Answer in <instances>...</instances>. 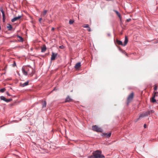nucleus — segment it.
I'll return each mask as SVG.
<instances>
[{
  "instance_id": "obj_1",
  "label": "nucleus",
  "mask_w": 158,
  "mask_h": 158,
  "mask_svg": "<svg viewBox=\"0 0 158 158\" xmlns=\"http://www.w3.org/2000/svg\"><path fill=\"white\" fill-rule=\"evenodd\" d=\"M23 73L25 76L27 75L32 76L34 73V71L29 65L22 68Z\"/></svg>"
},
{
  "instance_id": "obj_2",
  "label": "nucleus",
  "mask_w": 158,
  "mask_h": 158,
  "mask_svg": "<svg viewBox=\"0 0 158 158\" xmlns=\"http://www.w3.org/2000/svg\"><path fill=\"white\" fill-rule=\"evenodd\" d=\"M102 152L99 150H97L93 153V155L88 156V158H103L104 156L101 154Z\"/></svg>"
},
{
  "instance_id": "obj_3",
  "label": "nucleus",
  "mask_w": 158,
  "mask_h": 158,
  "mask_svg": "<svg viewBox=\"0 0 158 158\" xmlns=\"http://www.w3.org/2000/svg\"><path fill=\"white\" fill-rule=\"evenodd\" d=\"M92 129L93 131L96 132H102V129L96 125L92 126Z\"/></svg>"
},
{
  "instance_id": "obj_4",
  "label": "nucleus",
  "mask_w": 158,
  "mask_h": 158,
  "mask_svg": "<svg viewBox=\"0 0 158 158\" xmlns=\"http://www.w3.org/2000/svg\"><path fill=\"white\" fill-rule=\"evenodd\" d=\"M134 96V93L133 92L131 93L128 96L127 98V104H128L131 101L133 98Z\"/></svg>"
},
{
  "instance_id": "obj_5",
  "label": "nucleus",
  "mask_w": 158,
  "mask_h": 158,
  "mask_svg": "<svg viewBox=\"0 0 158 158\" xmlns=\"http://www.w3.org/2000/svg\"><path fill=\"white\" fill-rule=\"evenodd\" d=\"M57 53H55L54 52H52V55L51 57V60H55V58L57 56Z\"/></svg>"
},
{
  "instance_id": "obj_6",
  "label": "nucleus",
  "mask_w": 158,
  "mask_h": 158,
  "mask_svg": "<svg viewBox=\"0 0 158 158\" xmlns=\"http://www.w3.org/2000/svg\"><path fill=\"white\" fill-rule=\"evenodd\" d=\"M0 10L2 14V21L3 22H5V16L4 12L2 9H1Z\"/></svg>"
},
{
  "instance_id": "obj_7",
  "label": "nucleus",
  "mask_w": 158,
  "mask_h": 158,
  "mask_svg": "<svg viewBox=\"0 0 158 158\" xmlns=\"http://www.w3.org/2000/svg\"><path fill=\"white\" fill-rule=\"evenodd\" d=\"M156 94L158 95V93L155 92L154 96L152 98L151 102L153 103H154L156 101V100L155 98H156Z\"/></svg>"
},
{
  "instance_id": "obj_8",
  "label": "nucleus",
  "mask_w": 158,
  "mask_h": 158,
  "mask_svg": "<svg viewBox=\"0 0 158 158\" xmlns=\"http://www.w3.org/2000/svg\"><path fill=\"white\" fill-rule=\"evenodd\" d=\"M146 116L145 114L144 113H143L142 114H140L139 116V117L136 120V122L138 120H139V119H140L141 118L145 117Z\"/></svg>"
},
{
  "instance_id": "obj_9",
  "label": "nucleus",
  "mask_w": 158,
  "mask_h": 158,
  "mask_svg": "<svg viewBox=\"0 0 158 158\" xmlns=\"http://www.w3.org/2000/svg\"><path fill=\"white\" fill-rule=\"evenodd\" d=\"M21 16L19 15L17 17H14L13 19H12L11 21L12 22H14L15 21L20 19L21 17Z\"/></svg>"
},
{
  "instance_id": "obj_10",
  "label": "nucleus",
  "mask_w": 158,
  "mask_h": 158,
  "mask_svg": "<svg viewBox=\"0 0 158 158\" xmlns=\"http://www.w3.org/2000/svg\"><path fill=\"white\" fill-rule=\"evenodd\" d=\"M111 133H103L102 136H103L106 137H109L111 136Z\"/></svg>"
},
{
  "instance_id": "obj_11",
  "label": "nucleus",
  "mask_w": 158,
  "mask_h": 158,
  "mask_svg": "<svg viewBox=\"0 0 158 158\" xmlns=\"http://www.w3.org/2000/svg\"><path fill=\"white\" fill-rule=\"evenodd\" d=\"M81 66V63L80 62L77 63L75 65L74 68L76 69L79 68Z\"/></svg>"
},
{
  "instance_id": "obj_12",
  "label": "nucleus",
  "mask_w": 158,
  "mask_h": 158,
  "mask_svg": "<svg viewBox=\"0 0 158 158\" xmlns=\"http://www.w3.org/2000/svg\"><path fill=\"white\" fill-rule=\"evenodd\" d=\"M42 108H44L46 107L47 105V103L46 101H42Z\"/></svg>"
},
{
  "instance_id": "obj_13",
  "label": "nucleus",
  "mask_w": 158,
  "mask_h": 158,
  "mask_svg": "<svg viewBox=\"0 0 158 158\" xmlns=\"http://www.w3.org/2000/svg\"><path fill=\"white\" fill-rule=\"evenodd\" d=\"M128 42V39L127 36H125V40L124 41V44L123 46H125Z\"/></svg>"
},
{
  "instance_id": "obj_14",
  "label": "nucleus",
  "mask_w": 158,
  "mask_h": 158,
  "mask_svg": "<svg viewBox=\"0 0 158 158\" xmlns=\"http://www.w3.org/2000/svg\"><path fill=\"white\" fill-rule=\"evenodd\" d=\"M72 101V99L71 98H70L69 96H68L65 99L66 102H70L71 101Z\"/></svg>"
},
{
  "instance_id": "obj_15",
  "label": "nucleus",
  "mask_w": 158,
  "mask_h": 158,
  "mask_svg": "<svg viewBox=\"0 0 158 158\" xmlns=\"http://www.w3.org/2000/svg\"><path fill=\"white\" fill-rule=\"evenodd\" d=\"M17 36L18 38L19 39V40H18V41L20 42H23V39L22 36L18 35H17Z\"/></svg>"
},
{
  "instance_id": "obj_16",
  "label": "nucleus",
  "mask_w": 158,
  "mask_h": 158,
  "mask_svg": "<svg viewBox=\"0 0 158 158\" xmlns=\"http://www.w3.org/2000/svg\"><path fill=\"white\" fill-rule=\"evenodd\" d=\"M29 81H27L26 82H24V83L22 84L21 85V86L23 87H25L28 85Z\"/></svg>"
},
{
  "instance_id": "obj_17",
  "label": "nucleus",
  "mask_w": 158,
  "mask_h": 158,
  "mask_svg": "<svg viewBox=\"0 0 158 158\" xmlns=\"http://www.w3.org/2000/svg\"><path fill=\"white\" fill-rule=\"evenodd\" d=\"M116 42L118 45H120L123 46V42L122 41L117 40H116Z\"/></svg>"
},
{
  "instance_id": "obj_18",
  "label": "nucleus",
  "mask_w": 158,
  "mask_h": 158,
  "mask_svg": "<svg viewBox=\"0 0 158 158\" xmlns=\"http://www.w3.org/2000/svg\"><path fill=\"white\" fill-rule=\"evenodd\" d=\"M8 26H7V28H8V31H10L12 28V27L11 25L10 24H8Z\"/></svg>"
},
{
  "instance_id": "obj_19",
  "label": "nucleus",
  "mask_w": 158,
  "mask_h": 158,
  "mask_svg": "<svg viewBox=\"0 0 158 158\" xmlns=\"http://www.w3.org/2000/svg\"><path fill=\"white\" fill-rule=\"evenodd\" d=\"M46 50V47L45 45L43 47L41 48V52H44Z\"/></svg>"
},
{
  "instance_id": "obj_20",
  "label": "nucleus",
  "mask_w": 158,
  "mask_h": 158,
  "mask_svg": "<svg viewBox=\"0 0 158 158\" xmlns=\"http://www.w3.org/2000/svg\"><path fill=\"white\" fill-rule=\"evenodd\" d=\"M0 99L1 100H3L6 102L7 99L3 96H1L0 97Z\"/></svg>"
},
{
  "instance_id": "obj_21",
  "label": "nucleus",
  "mask_w": 158,
  "mask_h": 158,
  "mask_svg": "<svg viewBox=\"0 0 158 158\" xmlns=\"http://www.w3.org/2000/svg\"><path fill=\"white\" fill-rule=\"evenodd\" d=\"M114 12H115L116 13V14L119 17L121 16V15L120 13L117 10H114Z\"/></svg>"
},
{
  "instance_id": "obj_22",
  "label": "nucleus",
  "mask_w": 158,
  "mask_h": 158,
  "mask_svg": "<svg viewBox=\"0 0 158 158\" xmlns=\"http://www.w3.org/2000/svg\"><path fill=\"white\" fill-rule=\"evenodd\" d=\"M144 113L146 116H148L149 115H150V114L149 113V111H146V112H144Z\"/></svg>"
},
{
  "instance_id": "obj_23",
  "label": "nucleus",
  "mask_w": 158,
  "mask_h": 158,
  "mask_svg": "<svg viewBox=\"0 0 158 158\" xmlns=\"http://www.w3.org/2000/svg\"><path fill=\"white\" fill-rule=\"evenodd\" d=\"M74 21L73 20H72V19H70L69 20V23L70 24H72L73 23H74Z\"/></svg>"
},
{
  "instance_id": "obj_24",
  "label": "nucleus",
  "mask_w": 158,
  "mask_h": 158,
  "mask_svg": "<svg viewBox=\"0 0 158 158\" xmlns=\"http://www.w3.org/2000/svg\"><path fill=\"white\" fill-rule=\"evenodd\" d=\"M47 12V11L46 10H45L44 11V12H43V16H44L46 14Z\"/></svg>"
},
{
  "instance_id": "obj_25",
  "label": "nucleus",
  "mask_w": 158,
  "mask_h": 158,
  "mask_svg": "<svg viewBox=\"0 0 158 158\" xmlns=\"http://www.w3.org/2000/svg\"><path fill=\"white\" fill-rule=\"evenodd\" d=\"M83 27L85 28H89V25L88 24H85Z\"/></svg>"
},
{
  "instance_id": "obj_26",
  "label": "nucleus",
  "mask_w": 158,
  "mask_h": 158,
  "mask_svg": "<svg viewBox=\"0 0 158 158\" xmlns=\"http://www.w3.org/2000/svg\"><path fill=\"white\" fill-rule=\"evenodd\" d=\"M12 100V99L11 98H10V99H6V102H10Z\"/></svg>"
},
{
  "instance_id": "obj_27",
  "label": "nucleus",
  "mask_w": 158,
  "mask_h": 158,
  "mask_svg": "<svg viewBox=\"0 0 158 158\" xmlns=\"http://www.w3.org/2000/svg\"><path fill=\"white\" fill-rule=\"evenodd\" d=\"M5 88H4L0 89V91L1 92L3 93L5 91Z\"/></svg>"
},
{
  "instance_id": "obj_28",
  "label": "nucleus",
  "mask_w": 158,
  "mask_h": 158,
  "mask_svg": "<svg viewBox=\"0 0 158 158\" xmlns=\"http://www.w3.org/2000/svg\"><path fill=\"white\" fill-rule=\"evenodd\" d=\"M149 112L150 114H152V113L154 112V111L153 110H151L150 111H149Z\"/></svg>"
},
{
  "instance_id": "obj_29",
  "label": "nucleus",
  "mask_w": 158,
  "mask_h": 158,
  "mask_svg": "<svg viewBox=\"0 0 158 158\" xmlns=\"http://www.w3.org/2000/svg\"><path fill=\"white\" fill-rule=\"evenodd\" d=\"M59 48L61 49H63L64 48V47L63 45H62L59 47Z\"/></svg>"
},
{
  "instance_id": "obj_30",
  "label": "nucleus",
  "mask_w": 158,
  "mask_h": 158,
  "mask_svg": "<svg viewBox=\"0 0 158 158\" xmlns=\"http://www.w3.org/2000/svg\"><path fill=\"white\" fill-rule=\"evenodd\" d=\"M42 19V18H40L39 19V22H40V23H41V20Z\"/></svg>"
},
{
  "instance_id": "obj_31",
  "label": "nucleus",
  "mask_w": 158,
  "mask_h": 158,
  "mask_svg": "<svg viewBox=\"0 0 158 158\" xmlns=\"http://www.w3.org/2000/svg\"><path fill=\"white\" fill-rule=\"evenodd\" d=\"M13 65L14 66H15L16 65V64L15 62L13 64Z\"/></svg>"
},
{
  "instance_id": "obj_32",
  "label": "nucleus",
  "mask_w": 158,
  "mask_h": 158,
  "mask_svg": "<svg viewBox=\"0 0 158 158\" xmlns=\"http://www.w3.org/2000/svg\"><path fill=\"white\" fill-rule=\"evenodd\" d=\"M157 89V87L156 86H155V87H154V90H156V89Z\"/></svg>"
},
{
  "instance_id": "obj_33",
  "label": "nucleus",
  "mask_w": 158,
  "mask_h": 158,
  "mask_svg": "<svg viewBox=\"0 0 158 158\" xmlns=\"http://www.w3.org/2000/svg\"><path fill=\"white\" fill-rule=\"evenodd\" d=\"M146 127H147V125L145 124L144 125V128H146Z\"/></svg>"
},
{
  "instance_id": "obj_34",
  "label": "nucleus",
  "mask_w": 158,
  "mask_h": 158,
  "mask_svg": "<svg viewBox=\"0 0 158 158\" xmlns=\"http://www.w3.org/2000/svg\"><path fill=\"white\" fill-rule=\"evenodd\" d=\"M89 29H88V31H91V29L89 27V28H88Z\"/></svg>"
},
{
  "instance_id": "obj_35",
  "label": "nucleus",
  "mask_w": 158,
  "mask_h": 158,
  "mask_svg": "<svg viewBox=\"0 0 158 158\" xmlns=\"http://www.w3.org/2000/svg\"><path fill=\"white\" fill-rule=\"evenodd\" d=\"M54 30V28L53 27H52V31H53Z\"/></svg>"
},
{
  "instance_id": "obj_36",
  "label": "nucleus",
  "mask_w": 158,
  "mask_h": 158,
  "mask_svg": "<svg viewBox=\"0 0 158 158\" xmlns=\"http://www.w3.org/2000/svg\"><path fill=\"white\" fill-rule=\"evenodd\" d=\"M7 94L9 96H10V95L8 93H7Z\"/></svg>"
},
{
  "instance_id": "obj_37",
  "label": "nucleus",
  "mask_w": 158,
  "mask_h": 158,
  "mask_svg": "<svg viewBox=\"0 0 158 158\" xmlns=\"http://www.w3.org/2000/svg\"><path fill=\"white\" fill-rule=\"evenodd\" d=\"M107 35L108 36H110V33H108V34H107Z\"/></svg>"
},
{
  "instance_id": "obj_38",
  "label": "nucleus",
  "mask_w": 158,
  "mask_h": 158,
  "mask_svg": "<svg viewBox=\"0 0 158 158\" xmlns=\"http://www.w3.org/2000/svg\"><path fill=\"white\" fill-rule=\"evenodd\" d=\"M131 20V19H127V20H128V21L129 22Z\"/></svg>"
},
{
  "instance_id": "obj_39",
  "label": "nucleus",
  "mask_w": 158,
  "mask_h": 158,
  "mask_svg": "<svg viewBox=\"0 0 158 158\" xmlns=\"http://www.w3.org/2000/svg\"><path fill=\"white\" fill-rule=\"evenodd\" d=\"M158 95L156 94V97H158Z\"/></svg>"
}]
</instances>
